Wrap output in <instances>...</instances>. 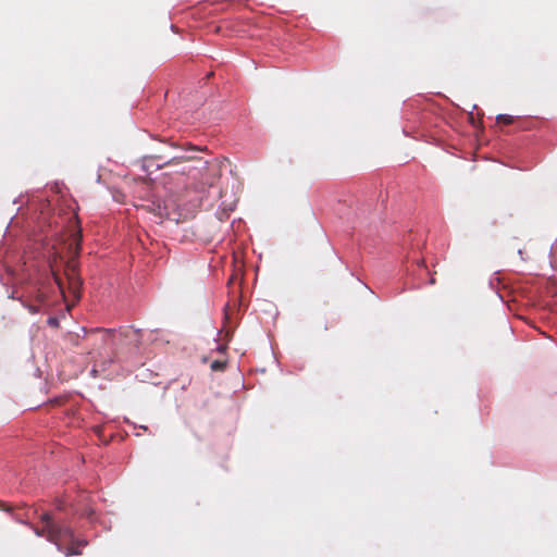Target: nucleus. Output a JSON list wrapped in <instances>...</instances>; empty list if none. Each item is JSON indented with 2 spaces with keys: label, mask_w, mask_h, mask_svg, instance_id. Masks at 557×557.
I'll return each mask as SVG.
<instances>
[{
  "label": "nucleus",
  "mask_w": 557,
  "mask_h": 557,
  "mask_svg": "<svg viewBox=\"0 0 557 557\" xmlns=\"http://www.w3.org/2000/svg\"><path fill=\"white\" fill-rule=\"evenodd\" d=\"M37 536L45 537L54 544L57 549L66 557L82 555V548L87 546L88 542L84 539H77L74 530L54 513L45 511L39 515L40 525L27 523Z\"/></svg>",
  "instance_id": "1"
},
{
  "label": "nucleus",
  "mask_w": 557,
  "mask_h": 557,
  "mask_svg": "<svg viewBox=\"0 0 557 557\" xmlns=\"http://www.w3.org/2000/svg\"><path fill=\"white\" fill-rule=\"evenodd\" d=\"M81 251L79 239L76 242V247H74V256L66 262L64 274L67 281V289L72 294L75 300L81 298V292L83 286V280L78 273V262L77 257Z\"/></svg>",
  "instance_id": "2"
},
{
  "label": "nucleus",
  "mask_w": 557,
  "mask_h": 557,
  "mask_svg": "<svg viewBox=\"0 0 557 557\" xmlns=\"http://www.w3.org/2000/svg\"><path fill=\"white\" fill-rule=\"evenodd\" d=\"M113 330H92L87 333V341L98 349L113 344Z\"/></svg>",
  "instance_id": "3"
},
{
  "label": "nucleus",
  "mask_w": 557,
  "mask_h": 557,
  "mask_svg": "<svg viewBox=\"0 0 557 557\" xmlns=\"http://www.w3.org/2000/svg\"><path fill=\"white\" fill-rule=\"evenodd\" d=\"M496 121H497L498 124L509 125V124L513 123V116L507 115V114H499L496 117Z\"/></svg>",
  "instance_id": "4"
},
{
  "label": "nucleus",
  "mask_w": 557,
  "mask_h": 557,
  "mask_svg": "<svg viewBox=\"0 0 557 557\" xmlns=\"http://www.w3.org/2000/svg\"><path fill=\"white\" fill-rule=\"evenodd\" d=\"M210 368L212 371H223L226 368V361L214 360Z\"/></svg>",
  "instance_id": "5"
},
{
  "label": "nucleus",
  "mask_w": 557,
  "mask_h": 557,
  "mask_svg": "<svg viewBox=\"0 0 557 557\" xmlns=\"http://www.w3.org/2000/svg\"><path fill=\"white\" fill-rule=\"evenodd\" d=\"M54 275V280H55V283L61 292V294L64 296L65 294V289H64V284H63V281L61 280L60 276H58L55 273H53Z\"/></svg>",
  "instance_id": "6"
},
{
  "label": "nucleus",
  "mask_w": 557,
  "mask_h": 557,
  "mask_svg": "<svg viewBox=\"0 0 557 557\" xmlns=\"http://www.w3.org/2000/svg\"><path fill=\"white\" fill-rule=\"evenodd\" d=\"M189 160H190L189 157H175L170 162L180 163V162H185V161H189Z\"/></svg>",
  "instance_id": "7"
},
{
  "label": "nucleus",
  "mask_w": 557,
  "mask_h": 557,
  "mask_svg": "<svg viewBox=\"0 0 557 557\" xmlns=\"http://www.w3.org/2000/svg\"><path fill=\"white\" fill-rule=\"evenodd\" d=\"M552 260L557 267V243L552 248Z\"/></svg>",
  "instance_id": "8"
},
{
  "label": "nucleus",
  "mask_w": 557,
  "mask_h": 557,
  "mask_svg": "<svg viewBox=\"0 0 557 557\" xmlns=\"http://www.w3.org/2000/svg\"><path fill=\"white\" fill-rule=\"evenodd\" d=\"M78 239H79V242L82 240V236H81V234H79V233H77V234L74 236V238H73V243H70V246H73V244H74V246L76 247V242H77Z\"/></svg>",
  "instance_id": "9"
},
{
  "label": "nucleus",
  "mask_w": 557,
  "mask_h": 557,
  "mask_svg": "<svg viewBox=\"0 0 557 557\" xmlns=\"http://www.w3.org/2000/svg\"><path fill=\"white\" fill-rule=\"evenodd\" d=\"M94 511L92 510H89V511H86L84 515L88 518H90L92 516Z\"/></svg>",
  "instance_id": "10"
},
{
  "label": "nucleus",
  "mask_w": 557,
  "mask_h": 557,
  "mask_svg": "<svg viewBox=\"0 0 557 557\" xmlns=\"http://www.w3.org/2000/svg\"><path fill=\"white\" fill-rule=\"evenodd\" d=\"M518 253L520 255L521 259L522 260H525L524 256H523V250L522 249H519L518 250Z\"/></svg>",
  "instance_id": "11"
},
{
  "label": "nucleus",
  "mask_w": 557,
  "mask_h": 557,
  "mask_svg": "<svg viewBox=\"0 0 557 557\" xmlns=\"http://www.w3.org/2000/svg\"><path fill=\"white\" fill-rule=\"evenodd\" d=\"M49 323H50V324H54V323H57V321H55V319H50V320H49Z\"/></svg>",
  "instance_id": "12"
},
{
  "label": "nucleus",
  "mask_w": 557,
  "mask_h": 557,
  "mask_svg": "<svg viewBox=\"0 0 557 557\" xmlns=\"http://www.w3.org/2000/svg\"><path fill=\"white\" fill-rule=\"evenodd\" d=\"M219 350H220V351H224V350H225V347H224V346H220V347H219Z\"/></svg>",
  "instance_id": "13"
},
{
  "label": "nucleus",
  "mask_w": 557,
  "mask_h": 557,
  "mask_svg": "<svg viewBox=\"0 0 557 557\" xmlns=\"http://www.w3.org/2000/svg\"><path fill=\"white\" fill-rule=\"evenodd\" d=\"M88 354L92 356V358L95 357V351H88Z\"/></svg>",
  "instance_id": "14"
}]
</instances>
